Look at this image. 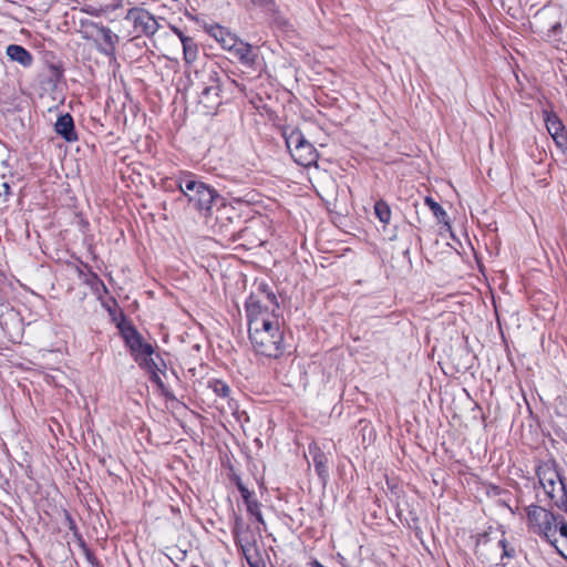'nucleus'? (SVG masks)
<instances>
[{"label": "nucleus", "mask_w": 567, "mask_h": 567, "mask_svg": "<svg viewBox=\"0 0 567 567\" xmlns=\"http://www.w3.org/2000/svg\"><path fill=\"white\" fill-rule=\"evenodd\" d=\"M559 516L542 505L530 504L526 507V525L530 533L539 536L551 546L558 543L557 528Z\"/></svg>", "instance_id": "5"}, {"label": "nucleus", "mask_w": 567, "mask_h": 567, "mask_svg": "<svg viewBox=\"0 0 567 567\" xmlns=\"http://www.w3.org/2000/svg\"><path fill=\"white\" fill-rule=\"evenodd\" d=\"M229 53L234 58H236L243 65H246V66H252L257 60V54L254 53L252 47L249 43H247L240 39L231 48Z\"/></svg>", "instance_id": "15"}, {"label": "nucleus", "mask_w": 567, "mask_h": 567, "mask_svg": "<svg viewBox=\"0 0 567 567\" xmlns=\"http://www.w3.org/2000/svg\"><path fill=\"white\" fill-rule=\"evenodd\" d=\"M248 326L257 322L276 321L280 310H275L272 305L258 295H249L245 302Z\"/></svg>", "instance_id": "7"}, {"label": "nucleus", "mask_w": 567, "mask_h": 567, "mask_svg": "<svg viewBox=\"0 0 567 567\" xmlns=\"http://www.w3.org/2000/svg\"><path fill=\"white\" fill-rule=\"evenodd\" d=\"M251 346L257 354L277 359L285 352L284 332L279 320L248 326Z\"/></svg>", "instance_id": "3"}, {"label": "nucleus", "mask_w": 567, "mask_h": 567, "mask_svg": "<svg viewBox=\"0 0 567 567\" xmlns=\"http://www.w3.org/2000/svg\"><path fill=\"white\" fill-rule=\"evenodd\" d=\"M80 546H81L89 564L93 567H99L100 563H99L97 558L95 557L94 553L86 546L84 539H81Z\"/></svg>", "instance_id": "28"}, {"label": "nucleus", "mask_w": 567, "mask_h": 567, "mask_svg": "<svg viewBox=\"0 0 567 567\" xmlns=\"http://www.w3.org/2000/svg\"><path fill=\"white\" fill-rule=\"evenodd\" d=\"M494 534H497V532L489 530V532L480 534L477 537L476 544H477V546H481V545H486L487 543H489L492 540H496V543H495L496 549L502 550L501 564L503 566H505L507 564L505 561V559H511V558L515 557L516 551L513 547H508L506 538L504 537V533H502L501 538L493 536Z\"/></svg>", "instance_id": "11"}, {"label": "nucleus", "mask_w": 567, "mask_h": 567, "mask_svg": "<svg viewBox=\"0 0 567 567\" xmlns=\"http://www.w3.org/2000/svg\"><path fill=\"white\" fill-rule=\"evenodd\" d=\"M309 453L312 456L316 473L322 481H326L329 476L328 456L316 444L309 446Z\"/></svg>", "instance_id": "16"}, {"label": "nucleus", "mask_w": 567, "mask_h": 567, "mask_svg": "<svg viewBox=\"0 0 567 567\" xmlns=\"http://www.w3.org/2000/svg\"><path fill=\"white\" fill-rule=\"evenodd\" d=\"M121 334L135 362L145 355L155 354L154 347L144 341V338L133 324L121 327Z\"/></svg>", "instance_id": "9"}, {"label": "nucleus", "mask_w": 567, "mask_h": 567, "mask_svg": "<svg viewBox=\"0 0 567 567\" xmlns=\"http://www.w3.org/2000/svg\"><path fill=\"white\" fill-rule=\"evenodd\" d=\"M86 25L94 29L102 40V43L97 44V51L106 56L114 58L116 52V44L120 40L118 35L115 34L110 28L97 22L91 21L86 23Z\"/></svg>", "instance_id": "10"}, {"label": "nucleus", "mask_w": 567, "mask_h": 567, "mask_svg": "<svg viewBox=\"0 0 567 567\" xmlns=\"http://www.w3.org/2000/svg\"><path fill=\"white\" fill-rule=\"evenodd\" d=\"M231 481L234 482L236 487H238V483H243L241 478L236 474L233 475Z\"/></svg>", "instance_id": "36"}, {"label": "nucleus", "mask_w": 567, "mask_h": 567, "mask_svg": "<svg viewBox=\"0 0 567 567\" xmlns=\"http://www.w3.org/2000/svg\"><path fill=\"white\" fill-rule=\"evenodd\" d=\"M536 475L546 498L549 501L548 505L567 513V486L557 470L555 461L539 464L536 468Z\"/></svg>", "instance_id": "4"}, {"label": "nucleus", "mask_w": 567, "mask_h": 567, "mask_svg": "<svg viewBox=\"0 0 567 567\" xmlns=\"http://www.w3.org/2000/svg\"><path fill=\"white\" fill-rule=\"evenodd\" d=\"M2 188H3V193L6 196H9L11 194V188H10V185L8 183H3L2 184Z\"/></svg>", "instance_id": "35"}, {"label": "nucleus", "mask_w": 567, "mask_h": 567, "mask_svg": "<svg viewBox=\"0 0 567 567\" xmlns=\"http://www.w3.org/2000/svg\"><path fill=\"white\" fill-rule=\"evenodd\" d=\"M374 214L383 224H388L391 218V209L384 200H378L374 204Z\"/></svg>", "instance_id": "26"}, {"label": "nucleus", "mask_w": 567, "mask_h": 567, "mask_svg": "<svg viewBox=\"0 0 567 567\" xmlns=\"http://www.w3.org/2000/svg\"><path fill=\"white\" fill-rule=\"evenodd\" d=\"M172 31L174 32V34H176L178 37V39L181 40L182 43H183V39L192 38V37L186 35L181 29H178L176 27H172Z\"/></svg>", "instance_id": "33"}, {"label": "nucleus", "mask_w": 567, "mask_h": 567, "mask_svg": "<svg viewBox=\"0 0 567 567\" xmlns=\"http://www.w3.org/2000/svg\"><path fill=\"white\" fill-rule=\"evenodd\" d=\"M250 2L256 6L260 7L265 10L271 11L275 7L274 0H250Z\"/></svg>", "instance_id": "31"}, {"label": "nucleus", "mask_w": 567, "mask_h": 567, "mask_svg": "<svg viewBox=\"0 0 567 567\" xmlns=\"http://www.w3.org/2000/svg\"><path fill=\"white\" fill-rule=\"evenodd\" d=\"M87 272H84L82 269H79V276L83 278V282L91 288V290L101 297L102 293H107V288L104 281L97 276L96 272L92 271V269L86 266Z\"/></svg>", "instance_id": "17"}, {"label": "nucleus", "mask_w": 567, "mask_h": 567, "mask_svg": "<svg viewBox=\"0 0 567 567\" xmlns=\"http://www.w3.org/2000/svg\"><path fill=\"white\" fill-rule=\"evenodd\" d=\"M255 543L241 544V554L244 555L249 567H266L258 554L254 553Z\"/></svg>", "instance_id": "21"}, {"label": "nucleus", "mask_w": 567, "mask_h": 567, "mask_svg": "<svg viewBox=\"0 0 567 567\" xmlns=\"http://www.w3.org/2000/svg\"><path fill=\"white\" fill-rule=\"evenodd\" d=\"M7 55L10 60L20 63L24 68H28L33 62L32 54L22 45L19 44H10L7 48Z\"/></svg>", "instance_id": "18"}, {"label": "nucleus", "mask_w": 567, "mask_h": 567, "mask_svg": "<svg viewBox=\"0 0 567 567\" xmlns=\"http://www.w3.org/2000/svg\"><path fill=\"white\" fill-rule=\"evenodd\" d=\"M553 140L555 141L556 145L561 150V152L567 155V134L564 133L561 135L554 136Z\"/></svg>", "instance_id": "30"}, {"label": "nucleus", "mask_w": 567, "mask_h": 567, "mask_svg": "<svg viewBox=\"0 0 567 567\" xmlns=\"http://www.w3.org/2000/svg\"><path fill=\"white\" fill-rule=\"evenodd\" d=\"M64 517H65V522H66V526L73 533V535L81 542L82 538V535L80 534L79 532V528L76 526V523L75 520L73 519V517L71 516L70 513L65 512L64 513Z\"/></svg>", "instance_id": "29"}, {"label": "nucleus", "mask_w": 567, "mask_h": 567, "mask_svg": "<svg viewBox=\"0 0 567 567\" xmlns=\"http://www.w3.org/2000/svg\"><path fill=\"white\" fill-rule=\"evenodd\" d=\"M425 204L430 207L436 218L442 219L447 216L445 209L432 197H426Z\"/></svg>", "instance_id": "27"}, {"label": "nucleus", "mask_w": 567, "mask_h": 567, "mask_svg": "<svg viewBox=\"0 0 567 567\" xmlns=\"http://www.w3.org/2000/svg\"><path fill=\"white\" fill-rule=\"evenodd\" d=\"M234 533H235V537H236V544H237V546L239 547L240 550H241V544L251 543L250 540H248V539H246L244 537H239L237 535L236 528L234 529Z\"/></svg>", "instance_id": "34"}, {"label": "nucleus", "mask_w": 567, "mask_h": 567, "mask_svg": "<svg viewBox=\"0 0 567 567\" xmlns=\"http://www.w3.org/2000/svg\"><path fill=\"white\" fill-rule=\"evenodd\" d=\"M208 388L219 398L227 399L230 395L229 385L220 379L209 380Z\"/></svg>", "instance_id": "24"}, {"label": "nucleus", "mask_w": 567, "mask_h": 567, "mask_svg": "<svg viewBox=\"0 0 567 567\" xmlns=\"http://www.w3.org/2000/svg\"><path fill=\"white\" fill-rule=\"evenodd\" d=\"M237 489L239 491L244 502H248L249 499L254 498V493L250 492L244 483H238Z\"/></svg>", "instance_id": "32"}, {"label": "nucleus", "mask_w": 567, "mask_h": 567, "mask_svg": "<svg viewBox=\"0 0 567 567\" xmlns=\"http://www.w3.org/2000/svg\"><path fill=\"white\" fill-rule=\"evenodd\" d=\"M84 11L92 16H99V11L96 9H85Z\"/></svg>", "instance_id": "37"}, {"label": "nucleus", "mask_w": 567, "mask_h": 567, "mask_svg": "<svg viewBox=\"0 0 567 567\" xmlns=\"http://www.w3.org/2000/svg\"><path fill=\"white\" fill-rule=\"evenodd\" d=\"M205 31L212 38H214L224 50H226L228 52L239 40V38L235 33H233L229 29H227L220 24H217V23L206 25Z\"/></svg>", "instance_id": "12"}, {"label": "nucleus", "mask_w": 567, "mask_h": 567, "mask_svg": "<svg viewBox=\"0 0 567 567\" xmlns=\"http://www.w3.org/2000/svg\"><path fill=\"white\" fill-rule=\"evenodd\" d=\"M286 146L293 161L303 167L316 165L319 153L316 147L306 140L300 130L293 128L285 136Z\"/></svg>", "instance_id": "6"}, {"label": "nucleus", "mask_w": 567, "mask_h": 567, "mask_svg": "<svg viewBox=\"0 0 567 567\" xmlns=\"http://www.w3.org/2000/svg\"><path fill=\"white\" fill-rule=\"evenodd\" d=\"M177 188L187 198L188 204L204 217L210 216L213 206L223 199L214 187L192 173L178 177Z\"/></svg>", "instance_id": "1"}, {"label": "nucleus", "mask_w": 567, "mask_h": 567, "mask_svg": "<svg viewBox=\"0 0 567 567\" xmlns=\"http://www.w3.org/2000/svg\"><path fill=\"white\" fill-rule=\"evenodd\" d=\"M250 295H258V296H260V298H264L265 300H268V302L270 305H272L275 310H280V306H279L278 299H277L275 292L270 289V287L267 284L261 282L258 286L257 291L256 292H251Z\"/></svg>", "instance_id": "23"}, {"label": "nucleus", "mask_w": 567, "mask_h": 567, "mask_svg": "<svg viewBox=\"0 0 567 567\" xmlns=\"http://www.w3.org/2000/svg\"><path fill=\"white\" fill-rule=\"evenodd\" d=\"M310 566H311V567H324L323 565H321V564H320L318 560H316V559H315V560H312V561L310 563Z\"/></svg>", "instance_id": "38"}, {"label": "nucleus", "mask_w": 567, "mask_h": 567, "mask_svg": "<svg viewBox=\"0 0 567 567\" xmlns=\"http://www.w3.org/2000/svg\"><path fill=\"white\" fill-rule=\"evenodd\" d=\"M557 537L558 543L554 547L561 557L567 559V522L564 518L558 520Z\"/></svg>", "instance_id": "20"}, {"label": "nucleus", "mask_w": 567, "mask_h": 567, "mask_svg": "<svg viewBox=\"0 0 567 567\" xmlns=\"http://www.w3.org/2000/svg\"><path fill=\"white\" fill-rule=\"evenodd\" d=\"M183 54H184V61L187 64H192L197 60L198 56V45L196 41L190 39H183Z\"/></svg>", "instance_id": "22"}, {"label": "nucleus", "mask_w": 567, "mask_h": 567, "mask_svg": "<svg viewBox=\"0 0 567 567\" xmlns=\"http://www.w3.org/2000/svg\"><path fill=\"white\" fill-rule=\"evenodd\" d=\"M544 121L546 128L553 138L554 136H558L565 133V126L557 114L549 111H544Z\"/></svg>", "instance_id": "19"}, {"label": "nucleus", "mask_w": 567, "mask_h": 567, "mask_svg": "<svg viewBox=\"0 0 567 567\" xmlns=\"http://www.w3.org/2000/svg\"><path fill=\"white\" fill-rule=\"evenodd\" d=\"M192 86L196 90L198 103L206 113L214 112L221 104V78L226 76L224 71L210 64L195 71Z\"/></svg>", "instance_id": "2"}, {"label": "nucleus", "mask_w": 567, "mask_h": 567, "mask_svg": "<svg viewBox=\"0 0 567 567\" xmlns=\"http://www.w3.org/2000/svg\"><path fill=\"white\" fill-rule=\"evenodd\" d=\"M136 363L145 371L151 373V380L159 388H163V382L161 378L158 377V372H163L162 365L165 367L164 361L159 358L158 354H156V359L154 355H145L144 358L136 361Z\"/></svg>", "instance_id": "14"}, {"label": "nucleus", "mask_w": 567, "mask_h": 567, "mask_svg": "<svg viewBox=\"0 0 567 567\" xmlns=\"http://www.w3.org/2000/svg\"><path fill=\"white\" fill-rule=\"evenodd\" d=\"M125 20L132 22L134 31L138 35L153 37L159 29L157 19L146 9L133 7L127 10Z\"/></svg>", "instance_id": "8"}, {"label": "nucleus", "mask_w": 567, "mask_h": 567, "mask_svg": "<svg viewBox=\"0 0 567 567\" xmlns=\"http://www.w3.org/2000/svg\"><path fill=\"white\" fill-rule=\"evenodd\" d=\"M54 130L65 142H76L79 136L75 131L74 120L70 113L61 114L55 124Z\"/></svg>", "instance_id": "13"}, {"label": "nucleus", "mask_w": 567, "mask_h": 567, "mask_svg": "<svg viewBox=\"0 0 567 567\" xmlns=\"http://www.w3.org/2000/svg\"><path fill=\"white\" fill-rule=\"evenodd\" d=\"M246 504V508H247V512L250 516L255 517L256 520L261 524V525H266L265 523V519H264V516H262V513H261V504L258 502L257 498H251L249 499L248 502L245 503Z\"/></svg>", "instance_id": "25"}]
</instances>
